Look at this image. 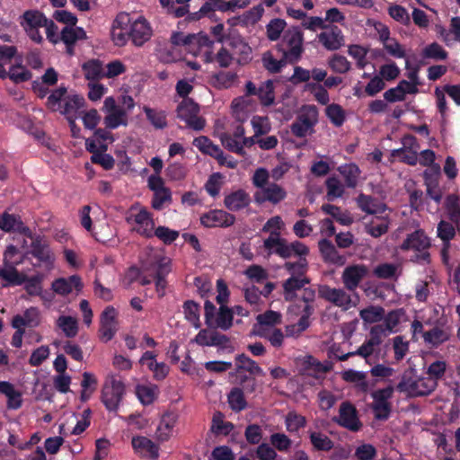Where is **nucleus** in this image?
<instances>
[{"label": "nucleus", "mask_w": 460, "mask_h": 460, "mask_svg": "<svg viewBox=\"0 0 460 460\" xmlns=\"http://www.w3.org/2000/svg\"><path fill=\"white\" fill-rule=\"evenodd\" d=\"M429 247L430 241L425 232L420 229L409 234L401 244V250L415 252L411 261L418 263H429Z\"/></svg>", "instance_id": "1"}, {"label": "nucleus", "mask_w": 460, "mask_h": 460, "mask_svg": "<svg viewBox=\"0 0 460 460\" xmlns=\"http://www.w3.org/2000/svg\"><path fill=\"white\" fill-rule=\"evenodd\" d=\"M31 240L30 250L26 255H31L37 260L36 263H32L34 267H44L51 270L54 266L55 256L52 252L49 242L44 236L35 234L31 232V236H27Z\"/></svg>", "instance_id": "2"}, {"label": "nucleus", "mask_w": 460, "mask_h": 460, "mask_svg": "<svg viewBox=\"0 0 460 460\" xmlns=\"http://www.w3.org/2000/svg\"><path fill=\"white\" fill-rule=\"evenodd\" d=\"M177 117L185 121L187 127L196 131H200L205 128L206 120L199 116V106L193 100L187 98L178 105Z\"/></svg>", "instance_id": "3"}, {"label": "nucleus", "mask_w": 460, "mask_h": 460, "mask_svg": "<svg viewBox=\"0 0 460 460\" xmlns=\"http://www.w3.org/2000/svg\"><path fill=\"white\" fill-rule=\"evenodd\" d=\"M125 394L124 383L111 376L109 382H106L102 391V402L110 411H116Z\"/></svg>", "instance_id": "4"}, {"label": "nucleus", "mask_w": 460, "mask_h": 460, "mask_svg": "<svg viewBox=\"0 0 460 460\" xmlns=\"http://www.w3.org/2000/svg\"><path fill=\"white\" fill-rule=\"evenodd\" d=\"M332 422L352 432L362 428L356 407L349 401L342 402L339 408V415L332 418Z\"/></svg>", "instance_id": "5"}, {"label": "nucleus", "mask_w": 460, "mask_h": 460, "mask_svg": "<svg viewBox=\"0 0 460 460\" xmlns=\"http://www.w3.org/2000/svg\"><path fill=\"white\" fill-rule=\"evenodd\" d=\"M283 43L288 47V49L283 50V53L286 58L289 60V64L298 62L304 52L303 33L300 29L296 27L288 30L284 34Z\"/></svg>", "instance_id": "6"}, {"label": "nucleus", "mask_w": 460, "mask_h": 460, "mask_svg": "<svg viewBox=\"0 0 460 460\" xmlns=\"http://www.w3.org/2000/svg\"><path fill=\"white\" fill-rule=\"evenodd\" d=\"M438 384L430 377H419L415 380L402 378L397 385L401 392H408L414 396H424L431 394Z\"/></svg>", "instance_id": "7"}, {"label": "nucleus", "mask_w": 460, "mask_h": 460, "mask_svg": "<svg viewBox=\"0 0 460 460\" xmlns=\"http://www.w3.org/2000/svg\"><path fill=\"white\" fill-rule=\"evenodd\" d=\"M210 42V38L203 33L185 35L182 32H173L170 40L171 44L178 49L183 46L190 53L194 51L196 46L206 47L208 46Z\"/></svg>", "instance_id": "8"}, {"label": "nucleus", "mask_w": 460, "mask_h": 460, "mask_svg": "<svg viewBox=\"0 0 460 460\" xmlns=\"http://www.w3.org/2000/svg\"><path fill=\"white\" fill-rule=\"evenodd\" d=\"M128 30L129 39L137 47L143 46L152 36L150 24L143 16H139L135 21L130 18Z\"/></svg>", "instance_id": "9"}, {"label": "nucleus", "mask_w": 460, "mask_h": 460, "mask_svg": "<svg viewBox=\"0 0 460 460\" xmlns=\"http://www.w3.org/2000/svg\"><path fill=\"white\" fill-rule=\"evenodd\" d=\"M235 222V216L223 209H212L200 217V224L208 228H226Z\"/></svg>", "instance_id": "10"}, {"label": "nucleus", "mask_w": 460, "mask_h": 460, "mask_svg": "<svg viewBox=\"0 0 460 460\" xmlns=\"http://www.w3.org/2000/svg\"><path fill=\"white\" fill-rule=\"evenodd\" d=\"M451 335V327L438 322L430 330L423 332L422 338L429 348L438 349L440 345L448 341Z\"/></svg>", "instance_id": "11"}, {"label": "nucleus", "mask_w": 460, "mask_h": 460, "mask_svg": "<svg viewBox=\"0 0 460 460\" xmlns=\"http://www.w3.org/2000/svg\"><path fill=\"white\" fill-rule=\"evenodd\" d=\"M368 269L364 264H353L346 267L342 272L341 279L344 287L349 290L357 289L360 282L367 276Z\"/></svg>", "instance_id": "12"}, {"label": "nucleus", "mask_w": 460, "mask_h": 460, "mask_svg": "<svg viewBox=\"0 0 460 460\" xmlns=\"http://www.w3.org/2000/svg\"><path fill=\"white\" fill-rule=\"evenodd\" d=\"M318 295L321 298L339 307L349 308L350 296L341 288H331L328 285H321L318 288Z\"/></svg>", "instance_id": "13"}, {"label": "nucleus", "mask_w": 460, "mask_h": 460, "mask_svg": "<svg viewBox=\"0 0 460 460\" xmlns=\"http://www.w3.org/2000/svg\"><path fill=\"white\" fill-rule=\"evenodd\" d=\"M287 197L286 190L279 184L272 182L269 183L262 190H258L253 195L254 201L257 204H263L269 201L272 204H278Z\"/></svg>", "instance_id": "14"}, {"label": "nucleus", "mask_w": 460, "mask_h": 460, "mask_svg": "<svg viewBox=\"0 0 460 460\" xmlns=\"http://www.w3.org/2000/svg\"><path fill=\"white\" fill-rule=\"evenodd\" d=\"M0 229L5 233H18L24 236H31V230L22 222L19 215L4 212L0 216Z\"/></svg>", "instance_id": "15"}, {"label": "nucleus", "mask_w": 460, "mask_h": 460, "mask_svg": "<svg viewBox=\"0 0 460 460\" xmlns=\"http://www.w3.org/2000/svg\"><path fill=\"white\" fill-rule=\"evenodd\" d=\"M131 218L133 222L137 225L136 228L137 234L146 238L154 236L153 230L155 222L152 214L146 208H140L137 214H132L127 218L128 222H130Z\"/></svg>", "instance_id": "16"}, {"label": "nucleus", "mask_w": 460, "mask_h": 460, "mask_svg": "<svg viewBox=\"0 0 460 460\" xmlns=\"http://www.w3.org/2000/svg\"><path fill=\"white\" fill-rule=\"evenodd\" d=\"M263 247L268 254H277L282 259H288L293 256L290 243L285 238L278 237V234L274 233L272 237H268L263 241Z\"/></svg>", "instance_id": "17"}, {"label": "nucleus", "mask_w": 460, "mask_h": 460, "mask_svg": "<svg viewBox=\"0 0 460 460\" xmlns=\"http://www.w3.org/2000/svg\"><path fill=\"white\" fill-rule=\"evenodd\" d=\"M130 23V14L128 13H119L112 25L111 37L117 46H124L129 39L128 27Z\"/></svg>", "instance_id": "18"}, {"label": "nucleus", "mask_w": 460, "mask_h": 460, "mask_svg": "<svg viewBox=\"0 0 460 460\" xmlns=\"http://www.w3.org/2000/svg\"><path fill=\"white\" fill-rule=\"evenodd\" d=\"M440 175V167L438 164L433 166L430 171L425 170L423 177L425 185L427 187V194L437 204H439L442 200V191L438 187V178Z\"/></svg>", "instance_id": "19"}, {"label": "nucleus", "mask_w": 460, "mask_h": 460, "mask_svg": "<svg viewBox=\"0 0 460 460\" xmlns=\"http://www.w3.org/2000/svg\"><path fill=\"white\" fill-rule=\"evenodd\" d=\"M131 445L134 451L145 457L155 460L159 456V446L150 438L144 436L132 438Z\"/></svg>", "instance_id": "20"}, {"label": "nucleus", "mask_w": 460, "mask_h": 460, "mask_svg": "<svg viewBox=\"0 0 460 460\" xmlns=\"http://www.w3.org/2000/svg\"><path fill=\"white\" fill-rule=\"evenodd\" d=\"M415 141V137L411 135L405 136L402 138V144L404 146L392 150L391 156L408 165H416L418 163L417 152L412 150L411 147H406L407 145L411 146Z\"/></svg>", "instance_id": "21"}, {"label": "nucleus", "mask_w": 460, "mask_h": 460, "mask_svg": "<svg viewBox=\"0 0 460 460\" xmlns=\"http://www.w3.org/2000/svg\"><path fill=\"white\" fill-rule=\"evenodd\" d=\"M155 275L154 279L155 281V290L158 294L159 298H162L165 295V289L167 287L166 277L171 272V261L165 258L158 261L155 265Z\"/></svg>", "instance_id": "22"}, {"label": "nucleus", "mask_w": 460, "mask_h": 460, "mask_svg": "<svg viewBox=\"0 0 460 460\" xmlns=\"http://www.w3.org/2000/svg\"><path fill=\"white\" fill-rule=\"evenodd\" d=\"M177 420V414L172 411H168L163 414L159 425L155 430V439L159 443H164L170 439Z\"/></svg>", "instance_id": "23"}, {"label": "nucleus", "mask_w": 460, "mask_h": 460, "mask_svg": "<svg viewBox=\"0 0 460 460\" xmlns=\"http://www.w3.org/2000/svg\"><path fill=\"white\" fill-rule=\"evenodd\" d=\"M318 247L325 262L337 266H343L346 263V256L341 254L330 240H320Z\"/></svg>", "instance_id": "24"}, {"label": "nucleus", "mask_w": 460, "mask_h": 460, "mask_svg": "<svg viewBox=\"0 0 460 460\" xmlns=\"http://www.w3.org/2000/svg\"><path fill=\"white\" fill-rule=\"evenodd\" d=\"M310 283L308 277L290 276L283 284V296L285 301L293 302L297 298L296 291L302 290L304 287Z\"/></svg>", "instance_id": "25"}, {"label": "nucleus", "mask_w": 460, "mask_h": 460, "mask_svg": "<svg viewBox=\"0 0 460 460\" xmlns=\"http://www.w3.org/2000/svg\"><path fill=\"white\" fill-rule=\"evenodd\" d=\"M251 204L249 193L244 190L239 189L226 195L224 199L225 207L230 211H240Z\"/></svg>", "instance_id": "26"}, {"label": "nucleus", "mask_w": 460, "mask_h": 460, "mask_svg": "<svg viewBox=\"0 0 460 460\" xmlns=\"http://www.w3.org/2000/svg\"><path fill=\"white\" fill-rule=\"evenodd\" d=\"M319 41L328 50H337L344 44V37L340 28L333 25L329 31L318 35Z\"/></svg>", "instance_id": "27"}, {"label": "nucleus", "mask_w": 460, "mask_h": 460, "mask_svg": "<svg viewBox=\"0 0 460 460\" xmlns=\"http://www.w3.org/2000/svg\"><path fill=\"white\" fill-rule=\"evenodd\" d=\"M356 201L358 207L363 212H366L369 215L383 214L388 209L386 204L378 201L376 198H374L370 195H366L364 193H360L358 196Z\"/></svg>", "instance_id": "28"}, {"label": "nucleus", "mask_w": 460, "mask_h": 460, "mask_svg": "<svg viewBox=\"0 0 460 460\" xmlns=\"http://www.w3.org/2000/svg\"><path fill=\"white\" fill-rule=\"evenodd\" d=\"M52 289L55 293L62 296L70 294L73 288L80 291L83 288L81 278L77 275H72L67 279L59 278L52 282Z\"/></svg>", "instance_id": "29"}, {"label": "nucleus", "mask_w": 460, "mask_h": 460, "mask_svg": "<svg viewBox=\"0 0 460 460\" xmlns=\"http://www.w3.org/2000/svg\"><path fill=\"white\" fill-rule=\"evenodd\" d=\"M64 104L58 110L61 114L66 116L69 123L75 125V114L77 111L84 104V98L83 96L74 94L68 95L65 98Z\"/></svg>", "instance_id": "30"}, {"label": "nucleus", "mask_w": 460, "mask_h": 460, "mask_svg": "<svg viewBox=\"0 0 460 460\" xmlns=\"http://www.w3.org/2000/svg\"><path fill=\"white\" fill-rule=\"evenodd\" d=\"M389 226V216H376L365 225V231L372 237L378 238L388 232Z\"/></svg>", "instance_id": "31"}, {"label": "nucleus", "mask_w": 460, "mask_h": 460, "mask_svg": "<svg viewBox=\"0 0 460 460\" xmlns=\"http://www.w3.org/2000/svg\"><path fill=\"white\" fill-rule=\"evenodd\" d=\"M243 371L248 372L252 376H263L265 375L263 369L247 355L242 353L235 357V372L241 374Z\"/></svg>", "instance_id": "32"}, {"label": "nucleus", "mask_w": 460, "mask_h": 460, "mask_svg": "<svg viewBox=\"0 0 460 460\" xmlns=\"http://www.w3.org/2000/svg\"><path fill=\"white\" fill-rule=\"evenodd\" d=\"M17 265H4V268H0V279L6 283L3 284L4 288L8 286H20L26 280V275L20 273Z\"/></svg>", "instance_id": "33"}, {"label": "nucleus", "mask_w": 460, "mask_h": 460, "mask_svg": "<svg viewBox=\"0 0 460 460\" xmlns=\"http://www.w3.org/2000/svg\"><path fill=\"white\" fill-rule=\"evenodd\" d=\"M47 17L38 10H27L21 16L20 24L23 29L41 28L46 25Z\"/></svg>", "instance_id": "34"}, {"label": "nucleus", "mask_w": 460, "mask_h": 460, "mask_svg": "<svg viewBox=\"0 0 460 460\" xmlns=\"http://www.w3.org/2000/svg\"><path fill=\"white\" fill-rule=\"evenodd\" d=\"M0 393L7 397L8 409L17 410L22 404V394L14 389L13 385L7 381L0 382Z\"/></svg>", "instance_id": "35"}, {"label": "nucleus", "mask_w": 460, "mask_h": 460, "mask_svg": "<svg viewBox=\"0 0 460 460\" xmlns=\"http://www.w3.org/2000/svg\"><path fill=\"white\" fill-rule=\"evenodd\" d=\"M193 146H196L201 153L208 155L215 159L223 158L222 149L215 145L208 137L200 136L195 137L193 140Z\"/></svg>", "instance_id": "36"}, {"label": "nucleus", "mask_w": 460, "mask_h": 460, "mask_svg": "<svg viewBox=\"0 0 460 460\" xmlns=\"http://www.w3.org/2000/svg\"><path fill=\"white\" fill-rule=\"evenodd\" d=\"M338 171L343 177L347 188L354 189L357 187L361 171L356 164L341 165Z\"/></svg>", "instance_id": "37"}, {"label": "nucleus", "mask_w": 460, "mask_h": 460, "mask_svg": "<svg viewBox=\"0 0 460 460\" xmlns=\"http://www.w3.org/2000/svg\"><path fill=\"white\" fill-rule=\"evenodd\" d=\"M219 308L217 312V315L213 320L214 328H219L223 331H227L233 326V312L226 305H219Z\"/></svg>", "instance_id": "38"}, {"label": "nucleus", "mask_w": 460, "mask_h": 460, "mask_svg": "<svg viewBox=\"0 0 460 460\" xmlns=\"http://www.w3.org/2000/svg\"><path fill=\"white\" fill-rule=\"evenodd\" d=\"M261 62L263 67L271 74L279 73L287 64H289V60L286 58L284 53L280 59H277L270 51L263 53Z\"/></svg>", "instance_id": "39"}, {"label": "nucleus", "mask_w": 460, "mask_h": 460, "mask_svg": "<svg viewBox=\"0 0 460 460\" xmlns=\"http://www.w3.org/2000/svg\"><path fill=\"white\" fill-rule=\"evenodd\" d=\"M318 116L319 112L315 105H304L296 119L314 129L318 123Z\"/></svg>", "instance_id": "40"}, {"label": "nucleus", "mask_w": 460, "mask_h": 460, "mask_svg": "<svg viewBox=\"0 0 460 460\" xmlns=\"http://www.w3.org/2000/svg\"><path fill=\"white\" fill-rule=\"evenodd\" d=\"M87 38L85 31L82 27H64L60 33V40L65 45H75L78 40Z\"/></svg>", "instance_id": "41"}, {"label": "nucleus", "mask_w": 460, "mask_h": 460, "mask_svg": "<svg viewBox=\"0 0 460 460\" xmlns=\"http://www.w3.org/2000/svg\"><path fill=\"white\" fill-rule=\"evenodd\" d=\"M342 379L347 383L355 384L356 387L366 393L368 390V383L366 381V374L354 369H348L341 373Z\"/></svg>", "instance_id": "42"}, {"label": "nucleus", "mask_w": 460, "mask_h": 460, "mask_svg": "<svg viewBox=\"0 0 460 460\" xmlns=\"http://www.w3.org/2000/svg\"><path fill=\"white\" fill-rule=\"evenodd\" d=\"M82 69L87 80L96 81L104 77L102 63L98 59H91L84 63Z\"/></svg>", "instance_id": "43"}, {"label": "nucleus", "mask_w": 460, "mask_h": 460, "mask_svg": "<svg viewBox=\"0 0 460 460\" xmlns=\"http://www.w3.org/2000/svg\"><path fill=\"white\" fill-rule=\"evenodd\" d=\"M309 438L314 450L328 452L333 448L332 440L322 432L310 431Z\"/></svg>", "instance_id": "44"}, {"label": "nucleus", "mask_w": 460, "mask_h": 460, "mask_svg": "<svg viewBox=\"0 0 460 460\" xmlns=\"http://www.w3.org/2000/svg\"><path fill=\"white\" fill-rule=\"evenodd\" d=\"M227 402L232 411L240 412L247 407V402L242 388L234 387L227 395Z\"/></svg>", "instance_id": "45"}, {"label": "nucleus", "mask_w": 460, "mask_h": 460, "mask_svg": "<svg viewBox=\"0 0 460 460\" xmlns=\"http://www.w3.org/2000/svg\"><path fill=\"white\" fill-rule=\"evenodd\" d=\"M250 4L249 0H211L214 12H234L236 9L245 8Z\"/></svg>", "instance_id": "46"}, {"label": "nucleus", "mask_w": 460, "mask_h": 460, "mask_svg": "<svg viewBox=\"0 0 460 460\" xmlns=\"http://www.w3.org/2000/svg\"><path fill=\"white\" fill-rule=\"evenodd\" d=\"M185 319L190 322L196 329L200 327L199 305L193 300H187L182 305Z\"/></svg>", "instance_id": "47"}, {"label": "nucleus", "mask_w": 460, "mask_h": 460, "mask_svg": "<svg viewBox=\"0 0 460 460\" xmlns=\"http://www.w3.org/2000/svg\"><path fill=\"white\" fill-rule=\"evenodd\" d=\"M230 46L234 54L239 55V62H248L251 59L252 48L241 37H233Z\"/></svg>", "instance_id": "48"}, {"label": "nucleus", "mask_w": 460, "mask_h": 460, "mask_svg": "<svg viewBox=\"0 0 460 460\" xmlns=\"http://www.w3.org/2000/svg\"><path fill=\"white\" fill-rule=\"evenodd\" d=\"M57 325L67 338H74L77 335L78 323L76 319L72 316H59L57 320Z\"/></svg>", "instance_id": "49"}, {"label": "nucleus", "mask_w": 460, "mask_h": 460, "mask_svg": "<svg viewBox=\"0 0 460 460\" xmlns=\"http://www.w3.org/2000/svg\"><path fill=\"white\" fill-rule=\"evenodd\" d=\"M359 316L367 323H376L383 320L385 309L379 305H369L360 310Z\"/></svg>", "instance_id": "50"}, {"label": "nucleus", "mask_w": 460, "mask_h": 460, "mask_svg": "<svg viewBox=\"0 0 460 460\" xmlns=\"http://www.w3.org/2000/svg\"><path fill=\"white\" fill-rule=\"evenodd\" d=\"M421 56L426 59L440 61L446 60L448 57V53L438 42H432L422 49Z\"/></svg>", "instance_id": "51"}, {"label": "nucleus", "mask_w": 460, "mask_h": 460, "mask_svg": "<svg viewBox=\"0 0 460 460\" xmlns=\"http://www.w3.org/2000/svg\"><path fill=\"white\" fill-rule=\"evenodd\" d=\"M158 58L163 63H173L181 58V53L178 48L168 43L158 49Z\"/></svg>", "instance_id": "52"}, {"label": "nucleus", "mask_w": 460, "mask_h": 460, "mask_svg": "<svg viewBox=\"0 0 460 460\" xmlns=\"http://www.w3.org/2000/svg\"><path fill=\"white\" fill-rule=\"evenodd\" d=\"M104 125L108 129H115L119 126H127V112L125 110H118L114 112H110L104 117Z\"/></svg>", "instance_id": "53"}, {"label": "nucleus", "mask_w": 460, "mask_h": 460, "mask_svg": "<svg viewBox=\"0 0 460 460\" xmlns=\"http://www.w3.org/2000/svg\"><path fill=\"white\" fill-rule=\"evenodd\" d=\"M327 189L326 198L329 201H333L344 194V186L336 176H331L325 181Z\"/></svg>", "instance_id": "54"}, {"label": "nucleus", "mask_w": 460, "mask_h": 460, "mask_svg": "<svg viewBox=\"0 0 460 460\" xmlns=\"http://www.w3.org/2000/svg\"><path fill=\"white\" fill-rule=\"evenodd\" d=\"M156 385H137L136 386V394L142 404L149 405L156 398Z\"/></svg>", "instance_id": "55"}, {"label": "nucleus", "mask_w": 460, "mask_h": 460, "mask_svg": "<svg viewBox=\"0 0 460 460\" xmlns=\"http://www.w3.org/2000/svg\"><path fill=\"white\" fill-rule=\"evenodd\" d=\"M263 106H270L274 103V85L272 80H267L258 88V95Z\"/></svg>", "instance_id": "56"}, {"label": "nucleus", "mask_w": 460, "mask_h": 460, "mask_svg": "<svg viewBox=\"0 0 460 460\" xmlns=\"http://www.w3.org/2000/svg\"><path fill=\"white\" fill-rule=\"evenodd\" d=\"M327 118L335 127L343 125L346 116L342 107L336 103L329 104L325 109Z\"/></svg>", "instance_id": "57"}, {"label": "nucleus", "mask_w": 460, "mask_h": 460, "mask_svg": "<svg viewBox=\"0 0 460 460\" xmlns=\"http://www.w3.org/2000/svg\"><path fill=\"white\" fill-rule=\"evenodd\" d=\"M144 112L150 123L158 129L167 127L166 114L164 111H158L149 107H144Z\"/></svg>", "instance_id": "58"}, {"label": "nucleus", "mask_w": 460, "mask_h": 460, "mask_svg": "<svg viewBox=\"0 0 460 460\" xmlns=\"http://www.w3.org/2000/svg\"><path fill=\"white\" fill-rule=\"evenodd\" d=\"M283 267L291 276L303 278L306 277L305 274L308 270V261L306 258H300L295 262L286 261Z\"/></svg>", "instance_id": "59"}, {"label": "nucleus", "mask_w": 460, "mask_h": 460, "mask_svg": "<svg viewBox=\"0 0 460 460\" xmlns=\"http://www.w3.org/2000/svg\"><path fill=\"white\" fill-rule=\"evenodd\" d=\"M100 149L101 152H99L98 154H94V155H92V163L102 165V168L105 170L112 169L115 164V160L111 155L104 154V152L107 150V145L102 144L100 146Z\"/></svg>", "instance_id": "60"}, {"label": "nucleus", "mask_w": 460, "mask_h": 460, "mask_svg": "<svg viewBox=\"0 0 460 460\" xmlns=\"http://www.w3.org/2000/svg\"><path fill=\"white\" fill-rule=\"evenodd\" d=\"M328 65L333 72L339 74H346L351 68V64L347 58L340 54H334L329 59Z\"/></svg>", "instance_id": "61"}, {"label": "nucleus", "mask_w": 460, "mask_h": 460, "mask_svg": "<svg viewBox=\"0 0 460 460\" xmlns=\"http://www.w3.org/2000/svg\"><path fill=\"white\" fill-rule=\"evenodd\" d=\"M219 139L222 146L228 151L240 155H243L245 154V151L243 148V145H241V141L233 137L231 134L226 132L222 133L219 136Z\"/></svg>", "instance_id": "62"}, {"label": "nucleus", "mask_w": 460, "mask_h": 460, "mask_svg": "<svg viewBox=\"0 0 460 460\" xmlns=\"http://www.w3.org/2000/svg\"><path fill=\"white\" fill-rule=\"evenodd\" d=\"M438 236L443 241L444 244L448 246L449 242L456 235V228L454 224L441 220L437 227Z\"/></svg>", "instance_id": "63"}, {"label": "nucleus", "mask_w": 460, "mask_h": 460, "mask_svg": "<svg viewBox=\"0 0 460 460\" xmlns=\"http://www.w3.org/2000/svg\"><path fill=\"white\" fill-rule=\"evenodd\" d=\"M66 93L67 89L63 85L54 90L48 97L47 107L53 111H58L62 105L61 101H65Z\"/></svg>", "instance_id": "64"}]
</instances>
